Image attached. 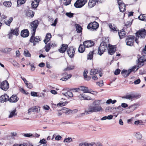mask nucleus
<instances>
[{"label":"nucleus","mask_w":146,"mask_h":146,"mask_svg":"<svg viewBox=\"0 0 146 146\" xmlns=\"http://www.w3.org/2000/svg\"><path fill=\"white\" fill-rule=\"evenodd\" d=\"M108 47L109 48L108 49V53L110 55L113 54L115 51V48L114 46L108 44Z\"/></svg>","instance_id":"4468645a"},{"label":"nucleus","mask_w":146,"mask_h":146,"mask_svg":"<svg viewBox=\"0 0 146 146\" xmlns=\"http://www.w3.org/2000/svg\"><path fill=\"white\" fill-rule=\"evenodd\" d=\"M101 100H95L92 103V105H89L85 113H82L78 115L79 117H82L85 114L87 115L93 112H101L103 111V109L100 105L101 104Z\"/></svg>","instance_id":"f257e3e1"},{"label":"nucleus","mask_w":146,"mask_h":146,"mask_svg":"<svg viewBox=\"0 0 146 146\" xmlns=\"http://www.w3.org/2000/svg\"><path fill=\"white\" fill-rule=\"evenodd\" d=\"M121 106L123 108H126L128 107V105L126 103H123L121 104Z\"/></svg>","instance_id":"052dcab7"},{"label":"nucleus","mask_w":146,"mask_h":146,"mask_svg":"<svg viewBox=\"0 0 146 146\" xmlns=\"http://www.w3.org/2000/svg\"><path fill=\"white\" fill-rule=\"evenodd\" d=\"M19 30L18 28H16L14 30H11V33L13 34L16 35H19Z\"/></svg>","instance_id":"2f4dec72"},{"label":"nucleus","mask_w":146,"mask_h":146,"mask_svg":"<svg viewBox=\"0 0 146 146\" xmlns=\"http://www.w3.org/2000/svg\"><path fill=\"white\" fill-rule=\"evenodd\" d=\"M75 26L76 27V31L78 33H80L82 32V28L79 25L76 24L75 25Z\"/></svg>","instance_id":"473e14b6"},{"label":"nucleus","mask_w":146,"mask_h":146,"mask_svg":"<svg viewBox=\"0 0 146 146\" xmlns=\"http://www.w3.org/2000/svg\"><path fill=\"white\" fill-rule=\"evenodd\" d=\"M39 143L41 144H44L46 143V141L45 139H43L40 140Z\"/></svg>","instance_id":"4d7b16f0"},{"label":"nucleus","mask_w":146,"mask_h":146,"mask_svg":"<svg viewBox=\"0 0 146 146\" xmlns=\"http://www.w3.org/2000/svg\"><path fill=\"white\" fill-rule=\"evenodd\" d=\"M24 54L25 56L27 57H31V54L29 53V51L27 50H25L24 51Z\"/></svg>","instance_id":"09e8293b"},{"label":"nucleus","mask_w":146,"mask_h":146,"mask_svg":"<svg viewBox=\"0 0 146 146\" xmlns=\"http://www.w3.org/2000/svg\"><path fill=\"white\" fill-rule=\"evenodd\" d=\"M136 37L135 40L136 42L138 44L137 38H144L146 35V30L145 29H142L137 32L135 33Z\"/></svg>","instance_id":"f03ea898"},{"label":"nucleus","mask_w":146,"mask_h":146,"mask_svg":"<svg viewBox=\"0 0 146 146\" xmlns=\"http://www.w3.org/2000/svg\"><path fill=\"white\" fill-rule=\"evenodd\" d=\"M62 94L67 98L72 97L73 96L72 93L70 91H68L65 93H62Z\"/></svg>","instance_id":"c85d7f7f"},{"label":"nucleus","mask_w":146,"mask_h":146,"mask_svg":"<svg viewBox=\"0 0 146 146\" xmlns=\"http://www.w3.org/2000/svg\"><path fill=\"white\" fill-rule=\"evenodd\" d=\"M123 98L129 100L133 99L132 95H128L123 97Z\"/></svg>","instance_id":"a18cd8bd"},{"label":"nucleus","mask_w":146,"mask_h":146,"mask_svg":"<svg viewBox=\"0 0 146 146\" xmlns=\"http://www.w3.org/2000/svg\"><path fill=\"white\" fill-rule=\"evenodd\" d=\"M88 73V71L87 70H84L83 74L85 78H87V74Z\"/></svg>","instance_id":"13d9d810"},{"label":"nucleus","mask_w":146,"mask_h":146,"mask_svg":"<svg viewBox=\"0 0 146 146\" xmlns=\"http://www.w3.org/2000/svg\"><path fill=\"white\" fill-rule=\"evenodd\" d=\"M72 140L71 138L68 137L67 138L65 139L64 141V142L69 143Z\"/></svg>","instance_id":"603ef678"},{"label":"nucleus","mask_w":146,"mask_h":146,"mask_svg":"<svg viewBox=\"0 0 146 146\" xmlns=\"http://www.w3.org/2000/svg\"><path fill=\"white\" fill-rule=\"evenodd\" d=\"M101 72L100 68H97L96 69H92L90 72V74L91 75H94Z\"/></svg>","instance_id":"dca6fc26"},{"label":"nucleus","mask_w":146,"mask_h":146,"mask_svg":"<svg viewBox=\"0 0 146 146\" xmlns=\"http://www.w3.org/2000/svg\"><path fill=\"white\" fill-rule=\"evenodd\" d=\"M26 86L29 89H31L33 87L32 84L31 83H28Z\"/></svg>","instance_id":"774afa93"},{"label":"nucleus","mask_w":146,"mask_h":146,"mask_svg":"<svg viewBox=\"0 0 146 146\" xmlns=\"http://www.w3.org/2000/svg\"><path fill=\"white\" fill-rule=\"evenodd\" d=\"M131 72V71L129 69L128 70H123L121 72V74L124 77L127 76Z\"/></svg>","instance_id":"4be33fe9"},{"label":"nucleus","mask_w":146,"mask_h":146,"mask_svg":"<svg viewBox=\"0 0 146 146\" xmlns=\"http://www.w3.org/2000/svg\"><path fill=\"white\" fill-rule=\"evenodd\" d=\"M51 37V35L50 33H47L45 36V38L44 40V42L45 44H46L48 42L50 39V38Z\"/></svg>","instance_id":"393cba45"},{"label":"nucleus","mask_w":146,"mask_h":146,"mask_svg":"<svg viewBox=\"0 0 146 146\" xmlns=\"http://www.w3.org/2000/svg\"><path fill=\"white\" fill-rule=\"evenodd\" d=\"M32 35L30 39V41L33 43L34 45H35L39 41L41 40V38L39 36H34L35 33V32L32 33Z\"/></svg>","instance_id":"423d86ee"},{"label":"nucleus","mask_w":146,"mask_h":146,"mask_svg":"<svg viewBox=\"0 0 146 146\" xmlns=\"http://www.w3.org/2000/svg\"><path fill=\"white\" fill-rule=\"evenodd\" d=\"M74 66L73 65H69L66 68H65L64 70L65 71L73 69Z\"/></svg>","instance_id":"de8ad7c7"},{"label":"nucleus","mask_w":146,"mask_h":146,"mask_svg":"<svg viewBox=\"0 0 146 146\" xmlns=\"http://www.w3.org/2000/svg\"><path fill=\"white\" fill-rule=\"evenodd\" d=\"M9 101V97L6 94L2 95L0 97V102L2 103Z\"/></svg>","instance_id":"2eb2a0df"},{"label":"nucleus","mask_w":146,"mask_h":146,"mask_svg":"<svg viewBox=\"0 0 146 146\" xmlns=\"http://www.w3.org/2000/svg\"><path fill=\"white\" fill-rule=\"evenodd\" d=\"M139 104L136 103L129 106L128 108L125 109L126 113H129L137 109V107L139 106Z\"/></svg>","instance_id":"20e7f679"},{"label":"nucleus","mask_w":146,"mask_h":146,"mask_svg":"<svg viewBox=\"0 0 146 146\" xmlns=\"http://www.w3.org/2000/svg\"><path fill=\"white\" fill-rule=\"evenodd\" d=\"M134 135L136 137L137 140H140L142 138V135L140 132H137L135 133Z\"/></svg>","instance_id":"7c9ffc66"},{"label":"nucleus","mask_w":146,"mask_h":146,"mask_svg":"<svg viewBox=\"0 0 146 146\" xmlns=\"http://www.w3.org/2000/svg\"><path fill=\"white\" fill-rule=\"evenodd\" d=\"M3 5L5 7H10L11 5V3L10 1H5L3 3Z\"/></svg>","instance_id":"c03bdc74"},{"label":"nucleus","mask_w":146,"mask_h":146,"mask_svg":"<svg viewBox=\"0 0 146 146\" xmlns=\"http://www.w3.org/2000/svg\"><path fill=\"white\" fill-rule=\"evenodd\" d=\"M138 18L140 20L143 21H146V15L145 14H141L138 17Z\"/></svg>","instance_id":"e433bc0d"},{"label":"nucleus","mask_w":146,"mask_h":146,"mask_svg":"<svg viewBox=\"0 0 146 146\" xmlns=\"http://www.w3.org/2000/svg\"><path fill=\"white\" fill-rule=\"evenodd\" d=\"M9 85L8 82L5 80L0 83V88L3 90L6 91L9 88Z\"/></svg>","instance_id":"9d476101"},{"label":"nucleus","mask_w":146,"mask_h":146,"mask_svg":"<svg viewBox=\"0 0 146 146\" xmlns=\"http://www.w3.org/2000/svg\"><path fill=\"white\" fill-rule=\"evenodd\" d=\"M83 44L85 47L88 48L93 46L94 45V43L93 41L88 40L84 42Z\"/></svg>","instance_id":"ddd939ff"},{"label":"nucleus","mask_w":146,"mask_h":146,"mask_svg":"<svg viewBox=\"0 0 146 146\" xmlns=\"http://www.w3.org/2000/svg\"><path fill=\"white\" fill-rule=\"evenodd\" d=\"M13 65L17 67H19V64L16 61H13Z\"/></svg>","instance_id":"bf43d9fd"},{"label":"nucleus","mask_w":146,"mask_h":146,"mask_svg":"<svg viewBox=\"0 0 146 146\" xmlns=\"http://www.w3.org/2000/svg\"><path fill=\"white\" fill-rule=\"evenodd\" d=\"M21 34L22 37H26L29 36V32L27 29H25L21 32Z\"/></svg>","instance_id":"412c9836"},{"label":"nucleus","mask_w":146,"mask_h":146,"mask_svg":"<svg viewBox=\"0 0 146 146\" xmlns=\"http://www.w3.org/2000/svg\"><path fill=\"white\" fill-rule=\"evenodd\" d=\"M46 46H45V51L46 52H48L50 49L52 47L51 45V44L50 43V42L48 43V44H46Z\"/></svg>","instance_id":"c9c22d12"},{"label":"nucleus","mask_w":146,"mask_h":146,"mask_svg":"<svg viewBox=\"0 0 146 146\" xmlns=\"http://www.w3.org/2000/svg\"><path fill=\"white\" fill-rule=\"evenodd\" d=\"M97 2L95 0H90L88 3V7L92 8L94 7L96 4Z\"/></svg>","instance_id":"5701e85b"},{"label":"nucleus","mask_w":146,"mask_h":146,"mask_svg":"<svg viewBox=\"0 0 146 146\" xmlns=\"http://www.w3.org/2000/svg\"><path fill=\"white\" fill-rule=\"evenodd\" d=\"M72 75L70 74L68 75L65 77H64L62 78L60 80H62V81H65L67 80L68 79L70 78L71 77Z\"/></svg>","instance_id":"49530a36"},{"label":"nucleus","mask_w":146,"mask_h":146,"mask_svg":"<svg viewBox=\"0 0 146 146\" xmlns=\"http://www.w3.org/2000/svg\"><path fill=\"white\" fill-rule=\"evenodd\" d=\"M88 0H77L74 4V6L76 8H80L87 2Z\"/></svg>","instance_id":"39448f33"},{"label":"nucleus","mask_w":146,"mask_h":146,"mask_svg":"<svg viewBox=\"0 0 146 146\" xmlns=\"http://www.w3.org/2000/svg\"><path fill=\"white\" fill-rule=\"evenodd\" d=\"M118 34L120 39L122 38L123 37H124L126 34V32L125 31L122 30H121L120 32H118Z\"/></svg>","instance_id":"72a5a7b5"},{"label":"nucleus","mask_w":146,"mask_h":146,"mask_svg":"<svg viewBox=\"0 0 146 146\" xmlns=\"http://www.w3.org/2000/svg\"><path fill=\"white\" fill-rule=\"evenodd\" d=\"M84 94H80L78 96L79 99L80 100H84Z\"/></svg>","instance_id":"5fc2aeb1"},{"label":"nucleus","mask_w":146,"mask_h":146,"mask_svg":"<svg viewBox=\"0 0 146 146\" xmlns=\"http://www.w3.org/2000/svg\"><path fill=\"white\" fill-rule=\"evenodd\" d=\"M107 48V45L106 42H102L101 43L100 46L99 47L98 53L101 55Z\"/></svg>","instance_id":"7ed1b4c3"},{"label":"nucleus","mask_w":146,"mask_h":146,"mask_svg":"<svg viewBox=\"0 0 146 146\" xmlns=\"http://www.w3.org/2000/svg\"><path fill=\"white\" fill-rule=\"evenodd\" d=\"M26 0H17V6L18 7L22 5L25 3V2Z\"/></svg>","instance_id":"58836bf2"},{"label":"nucleus","mask_w":146,"mask_h":146,"mask_svg":"<svg viewBox=\"0 0 146 146\" xmlns=\"http://www.w3.org/2000/svg\"><path fill=\"white\" fill-rule=\"evenodd\" d=\"M67 103H68L67 102H62V103L60 102L57 104V106L58 107H59L60 106H65L66 104H67Z\"/></svg>","instance_id":"3c124183"},{"label":"nucleus","mask_w":146,"mask_h":146,"mask_svg":"<svg viewBox=\"0 0 146 146\" xmlns=\"http://www.w3.org/2000/svg\"><path fill=\"white\" fill-rule=\"evenodd\" d=\"M38 24V21L37 20H35L31 22L30 25V28L32 33H35L36 29Z\"/></svg>","instance_id":"1a4fd4ad"},{"label":"nucleus","mask_w":146,"mask_h":146,"mask_svg":"<svg viewBox=\"0 0 146 146\" xmlns=\"http://www.w3.org/2000/svg\"><path fill=\"white\" fill-rule=\"evenodd\" d=\"M66 15L69 17H72L73 15V14L70 13H66Z\"/></svg>","instance_id":"680f3d73"},{"label":"nucleus","mask_w":146,"mask_h":146,"mask_svg":"<svg viewBox=\"0 0 146 146\" xmlns=\"http://www.w3.org/2000/svg\"><path fill=\"white\" fill-rule=\"evenodd\" d=\"M98 27V23L94 21L89 24L88 25L87 28L88 29L93 30L96 29Z\"/></svg>","instance_id":"0eeeda50"},{"label":"nucleus","mask_w":146,"mask_h":146,"mask_svg":"<svg viewBox=\"0 0 146 146\" xmlns=\"http://www.w3.org/2000/svg\"><path fill=\"white\" fill-rule=\"evenodd\" d=\"M133 99H137L141 97V95L139 94H132Z\"/></svg>","instance_id":"37998d69"},{"label":"nucleus","mask_w":146,"mask_h":146,"mask_svg":"<svg viewBox=\"0 0 146 146\" xmlns=\"http://www.w3.org/2000/svg\"><path fill=\"white\" fill-rule=\"evenodd\" d=\"M85 47L84 44H80L78 48V51L80 53H83L85 50Z\"/></svg>","instance_id":"c756f323"},{"label":"nucleus","mask_w":146,"mask_h":146,"mask_svg":"<svg viewBox=\"0 0 146 146\" xmlns=\"http://www.w3.org/2000/svg\"><path fill=\"white\" fill-rule=\"evenodd\" d=\"M43 108L46 110H49L50 109L49 106L47 105H44L43 107Z\"/></svg>","instance_id":"69168bd1"},{"label":"nucleus","mask_w":146,"mask_h":146,"mask_svg":"<svg viewBox=\"0 0 146 146\" xmlns=\"http://www.w3.org/2000/svg\"><path fill=\"white\" fill-rule=\"evenodd\" d=\"M40 0H35L31 4L32 7L34 8H36L38 5Z\"/></svg>","instance_id":"a878e982"},{"label":"nucleus","mask_w":146,"mask_h":146,"mask_svg":"<svg viewBox=\"0 0 146 146\" xmlns=\"http://www.w3.org/2000/svg\"><path fill=\"white\" fill-rule=\"evenodd\" d=\"M96 83L97 85H98L100 87H102L104 85L103 80L100 81L98 82H97Z\"/></svg>","instance_id":"864d4df0"},{"label":"nucleus","mask_w":146,"mask_h":146,"mask_svg":"<svg viewBox=\"0 0 146 146\" xmlns=\"http://www.w3.org/2000/svg\"><path fill=\"white\" fill-rule=\"evenodd\" d=\"M134 39V36L131 35L128 36L126 40L127 45L130 46H133Z\"/></svg>","instance_id":"6e6552de"},{"label":"nucleus","mask_w":146,"mask_h":146,"mask_svg":"<svg viewBox=\"0 0 146 146\" xmlns=\"http://www.w3.org/2000/svg\"><path fill=\"white\" fill-rule=\"evenodd\" d=\"M139 66V65L138 64L137 66H134L131 68V69H129V70L131 71V72H135L138 70Z\"/></svg>","instance_id":"f704fd0d"},{"label":"nucleus","mask_w":146,"mask_h":146,"mask_svg":"<svg viewBox=\"0 0 146 146\" xmlns=\"http://www.w3.org/2000/svg\"><path fill=\"white\" fill-rule=\"evenodd\" d=\"M120 70L119 69L116 70L114 72V74L115 75H117L119 74L120 72Z\"/></svg>","instance_id":"e2e57ef3"},{"label":"nucleus","mask_w":146,"mask_h":146,"mask_svg":"<svg viewBox=\"0 0 146 146\" xmlns=\"http://www.w3.org/2000/svg\"><path fill=\"white\" fill-rule=\"evenodd\" d=\"M68 110L69 109H68L67 108H64L63 109H62V110L64 111L63 112L67 113H68V112H69Z\"/></svg>","instance_id":"338daca9"},{"label":"nucleus","mask_w":146,"mask_h":146,"mask_svg":"<svg viewBox=\"0 0 146 146\" xmlns=\"http://www.w3.org/2000/svg\"><path fill=\"white\" fill-rule=\"evenodd\" d=\"M144 61H146V59H144V57L142 56L138 59L137 62L140 67L144 65Z\"/></svg>","instance_id":"f3484780"},{"label":"nucleus","mask_w":146,"mask_h":146,"mask_svg":"<svg viewBox=\"0 0 146 146\" xmlns=\"http://www.w3.org/2000/svg\"><path fill=\"white\" fill-rule=\"evenodd\" d=\"M33 112H38L40 111V107L38 106H36L33 107Z\"/></svg>","instance_id":"79ce46f5"},{"label":"nucleus","mask_w":146,"mask_h":146,"mask_svg":"<svg viewBox=\"0 0 146 146\" xmlns=\"http://www.w3.org/2000/svg\"><path fill=\"white\" fill-rule=\"evenodd\" d=\"M84 100H92V98L88 96H86L84 94Z\"/></svg>","instance_id":"6e6d98bb"},{"label":"nucleus","mask_w":146,"mask_h":146,"mask_svg":"<svg viewBox=\"0 0 146 146\" xmlns=\"http://www.w3.org/2000/svg\"><path fill=\"white\" fill-rule=\"evenodd\" d=\"M80 89L81 91H83L84 93H88L92 94V92H94L92 90H89L88 88L86 87L81 86L80 87Z\"/></svg>","instance_id":"a211bd4d"},{"label":"nucleus","mask_w":146,"mask_h":146,"mask_svg":"<svg viewBox=\"0 0 146 146\" xmlns=\"http://www.w3.org/2000/svg\"><path fill=\"white\" fill-rule=\"evenodd\" d=\"M95 52V50H93L92 52H90L88 55L87 59L88 60H91L92 59L93 57V54L94 52Z\"/></svg>","instance_id":"4c0bfd02"},{"label":"nucleus","mask_w":146,"mask_h":146,"mask_svg":"<svg viewBox=\"0 0 146 146\" xmlns=\"http://www.w3.org/2000/svg\"><path fill=\"white\" fill-rule=\"evenodd\" d=\"M19 99L16 95H13L10 98H9V101L11 102H16L18 101Z\"/></svg>","instance_id":"6ab92c4d"},{"label":"nucleus","mask_w":146,"mask_h":146,"mask_svg":"<svg viewBox=\"0 0 146 146\" xmlns=\"http://www.w3.org/2000/svg\"><path fill=\"white\" fill-rule=\"evenodd\" d=\"M26 15L29 17H32L34 16V13L32 11H29L27 12Z\"/></svg>","instance_id":"a19ab883"},{"label":"nucleus","mask_w":146,"mask_h":146,"mask_svg":"<svg viewBox=\"0 0 146 146\" xmlns=\"http://www.w3.org/2000/svg\"><path fill=\"white\" fill-rule=\"evenodd\" d=\"M96 143L94 142L88 143L87 142H82L79 144V146H95Z\"/></svg>","instance_id":"aec40b11"},{"label":"nucleus","mask_w":146,"mask_h":146,"mask_svg":"<svg viewBox=\"0 0 146 146\" xmlns=\"http://www.w3.org/2000/svg\"><path fill=\"white\" fill-rule=\"evenodd\" d=\"M33 134L31 133H25L24 135L25 137H30L33 136Z\"/></svg>","instance_id":"0e129e2a"},{"label":"nucleus","mask_w":146,"mask_h":146,"mask_svg":"<svg viewBox=\"0 0 146 146\" xmlns=\"http://www.w3.org/2000/svg\"><path fill=\"white\" fill-rule=\"evenodd\" d=\"M13 19L12 17H10L9 20H8L7 21L5 22V23L8 26H10V24L12 21Z\"/></svg>","instance_id":"ea45409f"},{"label":"nucleus","mask_w":146,"mask_h":146,"mask_svg":"<svg viewBox=\"0 0 146 146\" xmlns=\"http://www.w3.org/2000/svg\"><path fill=\"white\" fill-rule=\"evenodd\" d=\"M131 23L130 21H127L125 24L124 28L125 29L130 27L131 25Z\"/></svg>","instance_id":"8fccbe9b"},{"label":"nucleus","mask_w":146,"mask_h":146,"mask_svg":"<svg viewBox=\"0 0 146 146\" xmlns=\"http://www.w3.org/2000/svg\"><path fill=\"white\" fill-rule=\"evenodd\" d=\"M118 3L119 6V8L121 12H123L126 10V6L123 3L121 0L118 1Z\"/></svg>","instance_id":"9b49d317"},{"label":"nucleus","mask_w":146,"mask_h":146,"mask_svg":"<svg viewBox=\"0 0 146 146\" xmlns=\"http://www.w3.org/2000/svg\"><path fill=\"white\" fill-rule=\"evenodd\" d=\"M109 27L111 30L113 31H117V29L116 26L111 23H110L109 24Z\"/></svg>","instance_id":"cd10ccee"},{"label":"nucleus","mask_w":146,"mask_h":146,"mask_svg":"<svg viewBox=\"0 0 146 146\" xmlns=\"http://www.w3.org/2000/svg\"><path fill=\"white\" fill-rule=\"evenodd\" d=\"M16 109L14 110L11 111H10V114L9 115L8 117L9 118H13L17 115V114L16 113Z\"/></svg>","instance_id":"b1692460"},{"label":"nucleus","mask_w":146,"mask_h":146,"mask_svg":"<svg viewBox=\"0 0 146 146\" xmlns=\"http://www.w3.org/2000/svg\"><path fill=\"white\" fill-rule=\"evenodd\" d=\"M68 46V45L67 44H62L61 48L59 50V52L62 53L64 52L65 51L66 49L67 48Z\"/></svg>","instance_id":"bb28decb"},{"label":"nucleus","mask_w":146,"mask_h":146,"mask_svg":"<svg viewBox=\"0 0 146 146\" xmlns=\"http://www.w3.org/2000/svg\"><path fill=\"white\" fill-rule=\"evenodd\" d=\"M75 49L73 47H70L68 48L67 50V52L69 57L72 58L74 54Z\"/></svg>","instance_id":"f8f14e48"}]
</instances>
